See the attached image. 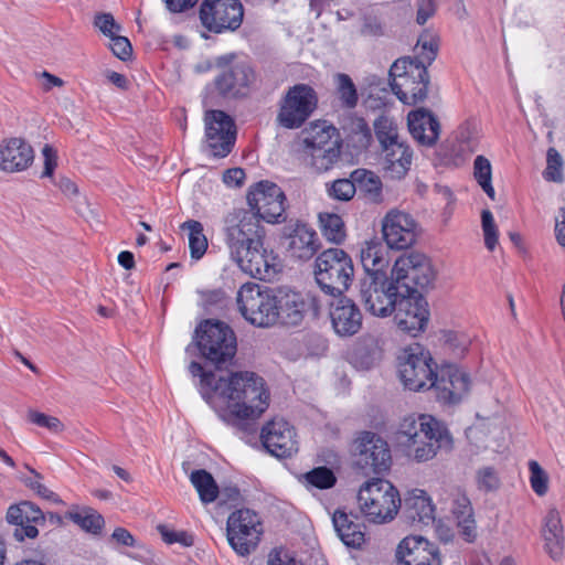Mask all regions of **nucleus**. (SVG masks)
Wrapping results in <instances>:
<instances>
[{
    "instance_id": "nucleus-18",
    "label": "nucleus",
    "mask_w": 565,
    "mask_h": 565,
    "mask_svg": "<svg viewBox=\"0 0 565 565\" xmlns=\"http://www.w3.org/2000/svg\"><path fill=\"white\" fill-rule=\"evenodd\" d=\"M225 232L230 247H259L264 244V228L259 221L244 210L226 216Z\"/></svg>"
},
{
    "instance_id": "nucleus-58",
    "label": "nucleus",
    "mask_w": 565,
    "mask_h": 565,
    "mask_svg": "<svg viewBox=\"0 0 565 565\" xmlns=\"http://www.w3.org/2000/svg\"><path fill=\"white\" fill-rule=\"evenodd\" d=\"M109 39L113 53L121 61L128 60L132 53V47L129 40L118 34H115Z\"/></svg>"
},
{
    "instance_id": "nucleus-16",
    "label": "nucleus",
    "mask_w": 565,
    "mask_h": 565,
    "mask_svg": "<svg viewBox=\"0 0 565 565\" xmlns=\"http://www.w3.org/2000/svg\"><path fill=\"white\" fill-rule=\"evenodd\" d=\"M393 313L397 328L413 337L423 332L429 321L428 302L419 290L411 288L401 297Z\"/></svg>"
},
{
    "instance_id": "nucleus-26",
    "label": "nucleus",
    "mask_w": 565,
    "mask_h": 565,
    "mask_svg": "<svg viewBox=\"0 0 565 565\" xmlns=\"http://www.w3.org/2000/svg\"><path fill=\"white\" fill-rule=\"evenodd\" d=\"M401 565H440L437 548L422 536H407L397 546Z\"/></svg>"
},
{
    "instance_id": "nucleus-30",
    "label": "nucleus",
    "mask_w": 565,
    "mask_h": 565,
    "mask_svg": "<svg viewBox=\"0 0 565 565\" xmlns=\"http://www.w3.org/2000/svg\"><path fill=\"white\" fill-rule=\"evenodd\" d=\"M407 120L409 132L418 143L427 147L436 143L440 126L430 111L426 109L413 110L408 114Z\"/></svg>"
},
{
    "instance_id": "nucleus-19",
    "label": "nucleus",
    "mask_w": 565,
    "mask_h": 565,
    "mask_svg": "<svg viewBox=\"0 0 565 565\" xmlns=\"http://www.w3.org/2000/svg\"><path fill=\"white\" fill-rule=\"evenodd\" d=\"M233 257L244 273L260 280H273L282 268L274 249H235Z\"/></svg>"
},
{
    "instance_id": "nucleus-40",
    "label": "nucleus",
    "mask_w": 565,
    "mask_h": 565,
    "mask_svg": "<svg viewBox=\"0 0 565 565\" xmlns=\"http://www.w3.org/2000/svg\"><path fill=\"white\" fill-rule=\"evenodd\" d=\"M374 130L382 151L403 141L399 139L397 125L386 116H381L375 120Z\"/></svg>"
},
{
    "instance_id": "nucleus-51",
    "label": "nucleus",
    "mask_w": 565,
    "mask_h": 565,
    "mask_svg": "<svg viewBox=\"0 0 565 565\" xmlns=\"http://www.w3.org/2000/svg\"><path fill=\"white\" fill-rule=\"evenodd\" d=\"M543 175L547 181H563V159L554 148H550L547 150L546 169L544 170Z\"/></svg>"
},
{
    "instance_id": "nucleus-15",
    "label": "nucleus",
    "mask_w": 565,
    "mask_h": 565,
    "mask_svg": "<svg viewBox=\"0 0 565 565\" xmlns=\"http://www.w3.org/2000/svg\"><path fill=\"white\" fill-rule=\"evenodd\" d=\"M285 194L282 190L270 181L256 183L247 194L248 205L267 223L285 221Z\"/></svg>"
},
{
    "instance_id": "nucleus-21",
    "label": "nucleus",
    "mask_w": 565,
    "mask_h": 565,
    "mask_svg": "<svg viewBox=\"0 0 565 565\" xmlns=\"http://www.w3.org/2000/svg\"><path fill=\"white\" fill-rule=\"evenodd\" d=\"M264 447L277 458H286L298 451V441L294 427L284 418L267 423L260 434Z\"/></svg>"
},
{
    "instance_id": "nucleus-8",
    "label": "nucleus",
    "mask_w": 565,
    "mask_h": 565,
    "mask_svg": "<svg viewBox=\"0 0 565 565\" xmlns=\"http://www.w3.org/2000/svg\"><path fill=\"white\" fill-rule=\"evenodd\" d=\"M196 337L201 354L217 367L230 362L236 353L235 334L224 322L204 321L196 329Z\"/></svg>"
},
{
    "instance_id": "nucleus-31",
    "label": "nucleus",
    "mask_w": 565,
    "mask_h": 565,
    "mask_svg": "<svg viewBox=\"0 0 565 565\" xmlns=\"http://www.w3.org/2000/svg\"><path fill=\"white\" fill-rule=\"evenodd\" d=\"M383 152V169L392 179H403L412 166L413 151L402 141L386 148Z\"/></svg>"
},
{
    "instance_id": "nucleus-63",
    "label": "nucleus",
    "mask_w": 565,
    "mask_h": 565,
    "mask_svg": "<svg viewBox=\"0 0 565 565\" xmlns=\"http://www.w3.org/2000/svg\"><path fill=\"white\" fill-rule=\"evenodd\" d=\"M555 237L557 243L565 247V207H561L555 216Z\"/></svg>"
},
{
    "instance_id": "nucleus-37",
    "label": "nucleus",
    "mask_w": 565,
    "mask_h": 565,
    "mask_svg": "<svg viewBox=\"0 0 565 565\" xmlns=\"http://www.w3.org/2000/svg\"><path fill=\"white\" fill-rule=\"evenodd\" d=\"M390 262L388 249H361V264L365 276L386 275Z\"/></svg>"
},
{
    "instance_id": "nucleus-34",
    "label": "nucleus",
    "mask_w": 565,
    "mask_h": 565,
    "mask_svg": "<svg viewBox=\"0 0 565 565\" xmlns=\"http://www.w3.org/2000/svg\"><path fill=\"white\" fill-rule=\"evenodd\" d=\"M334 530L344 545L352 548H360L364 543V532L361 524L353 520L342 510H337L332 515Z\"/></svg>"
},
{
    "instance_id": "nucleus-23",
    "label": "nucleus",
    "mask_w": 565,
    "mask_h": 565,
    "mask_svg": "<svg viewBox=\"0 0 565 565\" xmlns=\"http://www.w3.org/2000/svg\"><path fill=\"white\" fill-rule=\"evenodd\" d=\"M331 327L342 338L356 334L363 324V315L359 306L348 297L333 299L329 305Z\"/></svg>"
},
{
    "instance_id": "nucleus-62",
    "label": "nucleus",
    "mask_w": 565,
    "mask_h": 565,
    "mask_svg": "<svg viewBox=\"0 0 565 565\" xmlns=\"http://www.w3.org/2000/svg\"><path fill=\"white\" fill-rule=\"evenodd\" d=\"M245 179V172L241 168H232L224 172L223 182L228 186H239Z\"/></svg>"
},
{
    "instance_id": "nucleus-22",
    "label": "nucleus",
    "mask_w": 565,
    "mask_h": 565,
    "mask_svg": "<svg viewBox=\"0 0 565 565\" xmlns=\"http://www.w3.org/2000/svg\"><path fill=\"white\" fill-rule=\"evenodd\" d=\"M6 520L13 525L12 536L18 542L35 539L39 535L38 524L44 523L45 516L41 509L30 501H21L8 508Z\"/></svg>"
},
{
    "instance_id": "nucleus-61",
    "label": "nucleus",
    "mask_w": 565,
    "mask_h": 565,
    "mask_svg": "<svg viewBox=\"0 0 565 565\" xmlns=\"http://www.w3.org/2000/svg\"><path fill=\"white\" fill-rule=\"evenodd\" d=\"M42 154L44 158V170L42 172V177H52L56 167V153L51 146L45 145L42 149Z\"/></svg>"
},
{
    "instance_id": "nucleus-5",
    "label": "nucleus",
    "mask_w": 565,
    "mask_h": 565,
    "mask_svg": "<svg viewBox=\"0 0 565 565\" xmlns=\"http://www.w3.org/2000/svg\"><path fill=\"white\" fill-rule=\"evenodd\" d=\"M315 278L328 296H341L353 278V264L344 249H323L315 262Z\"/></svg>"
},
{
    "instance_id": "nucleus-3",
    "label": "nucleus",
    "mask_w": 565,
    "mask_h": 565,
    "mask_svg": "<svg viewBox=\"0 0 565 565\" xmlns=\"http://www.w3.org/2000/svg\"><path fill=\"white\" fill-rule=\"evenodd\" d=\"M359 508L367 521L383 524L392 521L401 508L397 489L387 480L366 481L358 494Z\"/></svg>"
},
{
    "instance_id": "nucleus-42",
    "label": "nucleus",
    "mask_w": 565,
    "mask_h": 565,
    "mask_svg": "<svg viewBox=\"0 0 565 565\" xmlns=\"http://www.w3.org/2000/svg\"><path fill=\"white\" fill-rule=\"evenodd\" d=\"M473 177L483 192L494 200L495 191L492 186V167L490 161L483 156H477L473 161Z\"/></svg>"
},
{
    "instance_id": "nucleus-60",
    "label": "nucleus",
    "mask_w": 565,
    "mask_h": 565,
    "mask_svg": "<svg viewBox=\"0 0 565 565\" xmlns=\"http://www.w3.org/2000/svg\"><path fill=\"white\" fill-rule=\"evenodd\" d=\"M436 6L434 0H420L418 2L416 21L418 24H424L434 15Z\"/></svg>"
},
{
    "instance_id": "nucleus-17",
    "label": "nucleus",
    "mask_w": 565,
    "mask_h": 565,
    "mask_svg": "<svg viewBox=\"0 0 565 565\" xmlns=\"http://www.w3.org/2000/svg\"><path fill=\"white\" fill-rule=\"evenodd\" d=\"M205 142L213 157L224 158L234 147L236 129L233 119L222 110H207L204 116Z\"/></svg>"
},
{
    "instance_id": "nucleus-46",
    "label": "nucleus",
    "mask_w": 565,
    "mask_h": 565,
    "mask_svg": "<svg viewBox=\"0 0 565 565\" xmlns=\"http://www.w3.org/2000/svg\"><path fill=\"white\" fill-rule=\"evenodd\" d=\"M361 21L360 32L362 35L377 38L384 34V25L379 9H365L361 14Z\"/></svg>"
},
{
    "instance_id": "nucleus-2",
    "label": "nucleus",
    "mask_w": 565,
    "mask_h": 565,
    "mask_svg": "<svg viewBox=\"0 0 565 565\" xmlns=\"http://www.w3.org/2000/svg\"><path fill=\"white\" fill-rule=\"evenodd\" d=\"M397 440L404 454L417 462L433 459L439 449L449 448L452 441L444 425L430 415L404 418Z\"/></svg>"
},
{
    "instance_id": "nucleus-47",
    "label": "nucleus",
    "mask_w": 565,
    "mask_h": 565,
    "mask_svg": "<svg viewBox=\"0 0 565 565\" xmlns=\"http://www.w3.org/2000/svg\"><path fill=\"white\" fill-rule=\"evenodd\" d=\"M350 140L358 149H365L371 143L372 132L363 118H354L350 126Z\"/></svg>"
},
{
    "instance_id": "nucleus-48",
    "label": "nucleus",
    "mask_w": 565,
    "mask_h": 565,
    "mask_svg": "<svg viewBox=\"0 0 565 565\" xmlns=\"http://www.w3.org/2000/svg\"><path fill=\"white\" fill-rule=\"evenodd\" d=\"M181 233L189 239V247H209L207 237L204 234L202 223L195 220H189L181 226Z\"/></svg>"
},
{
    "instance_id": "nucleus-29",
    "label": "nucleus",
    "mask_w": 565,
    "mask_h": 565,
    "mask_svg": "<svg viewBox=\"0 0 565 565\" xmlns=\"http://www.w3.org/2000/svg\"><path fill=\"white\" fill-rule=\"evenodd\" d=\"M450 509L460 534L467 542L477 537V526L471 502L460 488H454L449 494Z\"/></svg>"
},
{
    "instance_id": "nucleus-54",
    "label": "nucleus",
    "mask_w": 565,
    "mask_h": 565,
    "mask_svg": "<svg viewBox=\"0 0 565 565\" xmlns=\"http://www.w3.org/2000/svg\"><path fill=\"white\" fill-rule=\"evenodd\" d=\"M28 418L31 423L40 427H44L52 433H61L64 429L63 423L57 417L50 416L34 409H30L28 412Z\"/></svg>"
},
{
    "instance_id": "nucleus-24",
    "label": "nucleus",
    "mask_w": 565,
    "mask_h": 565,
    "mask_svg": "<svg viewBox=\"0 0 565 565\" xmlns=\"http://www.w3.org/2000/svg\"><path fill=\"white\" fill-rule=\"evenodd\" d=\"M469 376L456 365H445L435 375L429 387H435L437 396L445 403H457L468 392Z\"/></svg>"
},
{
    "instance_id": "nucleus-52",
    "label": "nucleus",
    "mask_w": 565,
    "mask_h": 565,
    "mask_svg": "<svg viewBox=\"0 0 565 565\" xmlns=\"http://www.w3.org/2000/svg\"><path fill=\"white\" fill-rule=\"evenodd\" d=\"M529 469H530V483H531L533 491L540 497L544 495L548 489L547 473L543 470V468L535 460H531L529 462Z\"/></svg>"
},
{
    "instance_id": "nucleus-11",
    "label": "nucleus",
    "mask_w": 565,
    "mask_h": 565,
    "mask_svg": "<svg viewBox=\"0 0 565 565\" xmlns=\"http://www.w3.org/2000/svg\"><path fill=\"white\" fill-rule=\"evenodd\" d=\"M317 104L315 89L307 84H297L281 99L277 121L284 128L297 129L309 119Z\"/></svg>"
},
{
    "instance_id": "nucleus-32",
    "label": "nucleus",
    "mask_w": 565,
    "mask_h": 565,
    "mask_svg": "<svg viewBox=\"0 0 565 565\" xmlns=\"http://www.w3.org/2000/svg\"><path fill=\"white\" fill-rule=\"evenodd\" d=\"M542 536L545 550L552 558H559L564 547V529L559 512L552 508L543 520Z\"/></svg>"
},
{
    "instance_id": "nucleus-41",
    "label": "nucleus",
    "mask_w": 565,
    "mask_h": 565,
    "mask_svg": "<svg viewBox=\"0 0 565 565\" xmlns=\"http://www.w3.org/2000/svg\"><path fill=\"white\" fill-rule=\"evenodd\" d=\"M284 235L289 239L288 247H315L317 233L306 224L287 226Z\"/></svg>"
},
{
    "instance_id": "nucleus-25",
    "label": "nucleus",
    "mask_w": 565,
    "mask_h": 565,
    "mask_svg": "<svg viewBox=\"0 0 565 565\" xmlns=\"http://www.w3.org/2000/svg\"><path fill=\"white\" fill-rule=\"evenodd\" d=\"M34 161V150L23 138L11 137L0 141V171L18 173L29 169Z\"/></svg>"
},
{
    "instance_id": "nucleus-49",
    "label": "nucleus",
    "mask_w": 565,
    "mask_h": 565,
    "mask_svg": "<svg viewBox=\"0 0 565 565\" xmlns=\"http://www.w3.org/2000/svg\"><path fill=\"white\" fill-rule=\"evenodd\" d=\"M335 78L339 97L342 104L348 108H354L359 100L354 83L347 74H338Z\"/></svg>"
},
{
    "instance_id": "nucleus-53",
    "label": "nucleus",
    "mask_w": 565,
    "mask_h": 565,
    "mask_svg": "<svg viewBox=\"0 0 565 565\" xmlns=\"http://www.w3.org/2000/svg\"><path fill=\"white\" fill-rule=\"evenodd\" d=\"M356 192V183L353 180L348 179H339L335 180L330 188L328 189V193L331 198L348 201L350 200L354 193Z\"/></svg>"
},
{
    "instance_id": "nucleus-45",
    "label": "nucleus",
    "mask_w": 565,
    "mask_h": 565,
    "mask_svg": "<svg viewBox=\"0 0 565 565\" xmlns=\"http://www.w3.org/2000/svg\"><path fill=\"white\" fill-rule=\"evenodd\" d=\"M321 230L323 236L331 244H341L344 239L343 222L339 215L327 214L320 216Z\"/></svg>"
},
{
    "instance_id": "nucleus-35",
    "label": "nucleus",
    "mask_w": 565,
    "mask_h": 565,
    "mask_svg": "<svg viewBox=\"0 0 565 565\" xmlns=\"http://www.w3.org/2000/svg\"><path fill=\"white\" fill-rule=\"evenodd\" d=\"M306 302L299 294L286 295L278 301V320L287 326H297L303 319Z\"/></svg>"
},
{
    "instance_id": "nucleus-55",
    "label": "nucleus",
    "mask_w": 565,
    "mask_h": 565,
    "mask_svg": "<svg viewBox=\"0 0 565 565\" xmlns=\"http://www.w3.org/2000/svg\"><path fill=\"white\" fill-rule=\"evenodd\" d=\"M29 470L32 477H28L24 479L25 486L33 490L34 492H36V494L40 495L41 498L52 500L55 502H61L57 495L53 491L49 490V488L42 483V476L32 468H29Z\"/></svg>"
},
{
    "instance_id": "nucleus-33",
    "label": "nucleus",
    "mask_w": 565,
    "mask_h": 565,
    "mask_svg": "<svg viewBox=\"0 0 565 565\" xmlns=\"http://www.w3.org/2000/svg\"><path fill=\"white\" fill-rule=\"evenodd\" d=\"M303 150L315 148H328L341 146V139L337 128L327 121H317L311 124L309 128L303 131Z\"/></svg>"
},
{
    "instance_id": "nucleus-28",
    "label": "nucleus",
    "mask_w": 565,
    "mask_h": 565,
    "mask_svg": "<svg viewBox=\"0 0 565 565\" xmlns=\"http://www.w3.org/2000/svg\"><path fill=\"white\" fill-rule=\"evenodd\" d=\"M401 508L404 519L412 525L426 526L435 521V508L424 490L408 492Z\"/></svg>"
},
{
    "instance_id": "nucleus-10",
    "label": "nucleus",
    "mask_w": 565,
    "mask_h": 565,
    "mask_svg": "<svg viewBox=\"0 0 565 565\" xmlns=\"http://www.w3.org/2000/svg\"><path fill=\"white\" fill-rule=\"evenodd\" d=\"M398 373L404 385L411 391L430 388L436 372L430 352L418 343L407 347L399 356Z\"/></svg>"
},
{
    "instance_id": "nucleus-1",
    "label": "nucleus",
    "mask_w": 565,
    "mask_h": 565,
    "mask_svg": "<svg viewBox=\"0 0 565 565\" xmlns=\"http://www.w3.org/2000/svg\"><path fill=\"white\" fill-rule=\"evenodd\" d=\"M189 371L201 377L202 396L220 418L243 431H252L253 423L269 405L264 380L253 372L216 375L204 372L198 362H191Z\"/></svg>"
},
{
    "instance_id": "nucleus-27",
    "label": "nucleus",
    "mask_w": 565,
    "mask_h": 565,
    "mask_svg": "<svg viewBox=\"0 0 565 565\" xmlns=\"http://www.w3.org/2000/svg\"><path fill=\"white\" fill-rule=\"evenodd\" d=\"M254 81V72L246 63H236L224 70L214 81L218 93L224 97H237L246 94Z\"/></svg>"
},
{
    "instance_id": "nucleus-12",
    "label": "nucleus",
    "mask_w": 565,
    "mask_h": 565,
    "mask_svg": "<svg viewBox=\"0 0 565 565\" xmlns=\"http://www.w3.org/2000/svg\"><path fill=\"white\" fill-rule=\"evenodd\" d=\"M243 17V4L238 0H203L199 11L202 25L213 33L235 31Z\"/></svg>"
},
{
    "instance_id": "nucleus-9",
    "label": "nucleus",
    "mask_w": 565,
    "mask_h": 565,
    "mask_svg": "<svg viewBox=\"0 0 565 565\" xmlns=\"http://www.w3.org/2000/svg\"><path fill=\"white\" fill-rule=\"evenodd\" d=\"M263 533L258 514L250 509H239L232 512L226 523V537L231 547L239 555L253 553Z\"/></svg>"
},
{
    "instance_id": "nucleus-50",
    "label": "nucleus",
    "mask_w": 565,
    "mask_h": 565,
    "mask_svg": "<svg viewBox=\"0 0 565 565\" xmlns=\"http://www.w3.org/2000/svg\"><path fill=\"white\" fill-rule=\"evenodd\" d=\"M305 478L308 483L318 489L332 488L337 482L333 471L327 467H317L307 472Z\"/></svg>"
},
{
    "instance_id": "nucleus-39",
    "label": "nucleus",
    "mask_w": 565,
    "mask_h": 565,
    "mask_svg": "<svg viewBox=\"0 0 565 565\" xmlns=\"http://www.w3.org/2000/svg\"><path fill=\"white\" fill-rule=\"evenodd\" d=\"M190 480L203 503H211L216 500L218 487L211 473L205 470H195L191 473Z\"/></svg>"
},
{
    "instance_id": "nucleus-13",
    "label": "nucleus",
    "mask_w": 565,
    "mask_h": 565,
    "mask_svg": "<svg viewBox=\"0 0 565 565\" xmlns=\"http://www.w3.org/2000/svg\"><path fill=\"white\" fill-rule=\"evenodd\" d=\"M392 273L401 284L413 290L430 288L436 279V270L430 259L415 249L399 256Z\"/></svg>"
},
{
    "instance_id": "nucleus-59",
    "label": "nucleus",
    "mask_w": 565,
    "mask_h": 565,
    "mask_svg": "<svg viewBox=\"0 0 565 565\" xmlns=\"http://www.w3.org/2000/svg\"><path fill=\"white\" fill-rule=\"evenodd\" d=\"M478 487L479 489H483L486 491L494 490L499 487V478L497 472L490 468L486 467L478 471Z\"/></svg>"
},
{
    "instance_id": "nucleus-20",
    "label": "nucleus",
    "mask_w": 565,
    "mask_h": 565,
    "mask_svg": "<svg viewBox=\"0 0 565 565\" xmlns=\"http://www.w3.org/2000/svg\"><path fill=\"white\" fill-rule=\"evenodd\" d=\"M382 233L387 247H413L420 230L414 218L399 211H391L382 221Z\"/></svg>"
},
{
    "instance_id": "nucleus-38",
    "label": "nucleus",
    "mask_w": 565,
    "mask_h": 565,
    "mask_svg": "<svg viewBox=\"0 0 565 565\" xmlns=\"http://www.w3.org/2000/svg\"><path fill=\"white\" fill-rule=\"evenodd\" d=\"M351 178L356 183V190L364 193L373 202L380 201L382 181L379 175L372 171L358 169L351 174Z\"/></svg>"
},
{
    "instance_id": "nucleus-56",
    "label": "nucleus",
    "mask_w": 565,
    "mask_h": 565,
    "mask_svg": "<svg viewBox=\"0 0 565 565\" xmlns=\"http://www.w3.org/2000/svg\"><path fill=\"white\" fill-rule=\"evenodd\" d=\"M158 531L160 532L162 540L168 544L180 543L183 546L193 545V536L184 531L177 532L170 530L163 524L158 525Z\"/></svg>"
},
{
    "instance_id": "nucleus-6",
    "label": "nucleus",
    "mask_w": 565,
    "mask_h": 565,
    "mask_svg": "<svg viewBox=\"0 0 565 565\" xmlns=\"http://www.w3.org/2000/svg\"><path fill=\"white\" fill-rule=\"evenodd\" d=\"M390 77L392 92L404 104H417L426 98L429 78L424 64L412 57L399 58L391 66Z\"/></svg>"
},
{
    "instance_id": "nucleus-43",
    "label": "nucleus",
    "mask_w": 565,
    "mask_h": 565,
    "mask_svg": "<svg viewBox=\"0 0 565 565\" xmlns=\"http://www.w3.org/2000/svg\"><path fill=\"white\" fill-rule=\"evenodd\" d=\"M66 515L83 530L94 534L98 533L104 525V518L90 508H85L82 511H70Z\"/></svg>"
},
{
    "instance_id": "nucleus-14",
    "label": "nucleus",
    "mask_w": 565,
    "mask_h": 565,
    "mask_svg": "<svg viewBox=\"0 0 565 565\" xmlns=\"http://www.w3.org/2000/svg\"><path fill=\"white\" fill-rule=\"evenodd\" d=\"M353 455L355 465L366 473L384 472L392 461L387 443L372 431H363L356 437L353 443Z\"/></svg>"
},
{
    "instance_id": "nucleus-64",
    "label": "nucleus",
    "mask_w": 565,
    "mask_h": 565,
    "mask_svg": "<svg viewBox=\"0 0 565 565\" xmlns=\"http://www.w3.org/2000/svg\"><path fill=\"white\" fill-rule=\"evenodd\" d=\"M268 565H302L295 558L290 557L287 553L276 552L269 554Z\"/></svg>"
},
{
    "instance_id": "nucleus-44",
    "label": "nucleus",
    "mask_w": 565,
    "mask_h": 565,
    "mask_svg": "<svg viewBox=\"0 0 565 565\" xmlns=\"http://www.w3.org/2000/svg\"><path fill=\"white\" fill-rule=\"evenodd\" d=\"M415 52L416 55L412 57L413 61L424 64L426 67L430 65L437 54V40L435 35L427 32L420 34L415 45Z\"/></svg>"
},
{
    "instance_id": "nucleus-4",
    "label": "nucleus",
    "mask_w": 565,
    "mask_h": 565,
    "mask_svg": "<svg viewBox=\"0 0 565 565\" xmlns=\"http://www.w3.org/2000/svg\"><path fill=\"white\" fill-rule=\"evenodd\" d=\"M409 287L401 284L395 276H365L360 282V300L374 317H390L396 305L408 292Z\"/></svg>"
},
{
    "instance_id": "nucleus-57",
    "label": "nucleus",
    "mask_w": 565,
    "mask_h": 565,
    "mask_svg": "<svg viewBox=\"0 0 565 565\" xmlns=\"http://www.w3.org/2000/svg\"><path fill=\"white\" fill-rule=\"evenodd\" d=\"M94 25L107 38H113L121 30V26L115 21L110 13L97 14Z\"/></svg>"
},
{
    "instance_id": "nucleus-36",
    "label": "nucleus",
    "mask_w": 565,
    "mask_h": 565,
    "mask_svg": "<svg viewBox=\"0 0 565 565\" xmlns=\"http://www.w3.org/2000/svg\"><path fill=\"white\" fill-rule=\"evenodd\" d=\"M307 163L317 172H326L334 167L341 154V146L303 150Z\"/></svg>"
},
{
    "instance_id": "nucleus-7",
    "label": "nucleus",
    "mask_w": 565,
    "mask_h": 565,
    "mask_svg": "<svg viewBox=\"0 0 565 565\" xmlns=\"http://www.w3.org/2000/svg\"><path fill=\"white\" fill-rule=\"evenodd\" d=\"M239 312L250 324L267 328L278 321V300L257 284L243 285L236 297Z\"/></svg>"
}]
</instances>
